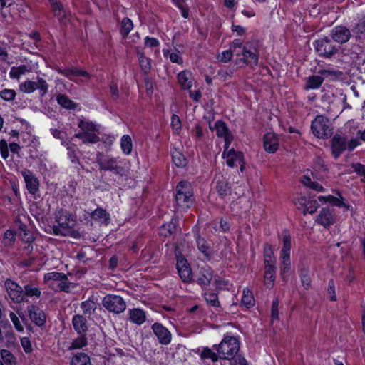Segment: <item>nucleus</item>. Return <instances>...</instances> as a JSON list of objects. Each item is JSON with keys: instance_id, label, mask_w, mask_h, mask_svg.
<instances>
[{"instance_id": "2eb2a0df", "label": "nucleus", "mask_w": 365, "mask_h": 365, "mask_svg": "<svg viewBox=\"0 0 365 365\" xmlns=\"http://www.w3.org/2000/svg\"><path fill=\"white\" fill-rule=\"evenodd\" d=\"M152 330L160 344L168 345L171 342L172 334L170 331L161 324L154 323L152 325Z\"/></svg>"}, {"instance_id": "6e6552de", "label": "nucleus", "mask_w": 365, "mask_h": 365, "mask_svg": "<svg viewBox=\"0 0 365 365\" xmlns=\"http://www.w3.org/2000/svg\"><path fill=\"white\" fill-rule=\"evenodd\" d=\"M103 307L110 312L120 314L126 309L125 300L118 295L107 294L102 301Z\"/></svg>"}, {"instance_id": "20e7f679", "label": "nucleus", "mask_w": 365, "mask_h": 365, "mask_svg": "<svg viewBox=\"0 0 365 365\" xmlns=\"http://www.w3.org/2000/svg\"><path fill=\"white\" fill-rule=\"evenodd\" d=\"M193 192L190 184L187 181H180L176 186L175 202L178 207L190 208L193 203Z\"/></svg>"}, {"instance_id": "6ab92c4d", "label": "nucleus", "mask_w": 365, "mask_h": 365, "mask_svg": "<svg viewBox=\"0 0 365 365\" xmlns=\"http://www.w3.org/2000/svg\"><path fill=\"white\" fill-rule=\"evenodd\" d=\"M58 225L53 226V232L56 235L67 236L70 232L69 220L66 216H58L56 218Z\"/></svg>"}, {"instance_id": "473e14b6", "label": "nucleus", "mask_w": 365, "mask_h": 365, "mask_svg": "<svg viewBox=\"0 0 365 365\" xmlns=\"http://www.w3.org/2000/svg\"><path fill=\"white\" fill-rule=\"evenodd\" d=\"M200 359L202 360L210 359L212 362L215 363L220 359L219 354L217 352H214L209 347H203L200 353Z\"/></svg>"}, {"instance_id": "a211bd4d", "label": "nucleus", "mask_w": 365, "mask_h": 365, "mask_svg": "<svg viewBox=\"0 0 365 365\" xmlns=\"http://www.w3.org/2000/svg\"><path fill=\"white\" fill-rule=\"evenodd\" d=\"M176 267L181 279L184 282H189L192 279V271L187 260L184 258L177 261Z\"/></svg>"}, {"instance_id": "37998d69", "label": "nucleus", "mask_w": 365, "mask_h": 365, "mask_svg": "<svg viewBox=\"0 0 365 365\" xmlns=\"http://www.w3.org/2000/svg\"><path fill=\"white\" fill-rule=\"evenodd\" d=\"M173 163L178 168H183L187 164V159L178 150H175L172 153Z\"/></svg>"}, {"instance_id": "f704fd0d", "label": "nucleus", "mask_w": 365, "mask_h": 365, "mask_svg": "<svg viewBox=\"0 0 365 365\" xmlns=\"http://www.w3.org/2000/svg\"><path fill=\"white\" fill-rule=\"evenodd\" d=\"M79 133H89L98 131V126L91 121L81 120L78 123Z\"/></svg>"}, {"instance_id": "39448f33", "label": "nucleus", "mask_w": 365, "mask_h": 365, "mask_svg": "<svg viewBox=\"0 0 365 365\" xmlns=\"http://www.w3.org/2000/svg\"><path fill=\"white\" fill-rule=\"evenodd\" d=\"M311 130L317 138L327 139L332 135L333 128L328 118L319 115L312 121Z\"/></svg>"}, {"instance_id": "69168bd1", "label": "nucleus", "mask_w": 365, "mask_h": 365, "mask_svg": "<svg viewBox=\"0 0 365 365\" xmlns=\"http://www.w3.org/2000/svg\"><path fill=\"white\" fill-rule=\"evenodd\" d=\"M327 292L329 294V299L331 301H336V295L335 293V286L334 280L330 279L328 283V289Z\"/></svg>"}, {"instance_id": "b1692460", "label": "nucleus", "mask_w": 365, "mask_h": 365, "mask_svg": "<svg viewBox=\"0 0 365 365\" xmlns=\"http://www.w3.org/2000/svg\"><path fill=\"white\" fill-rule=\"evenodd\" d=\"M129 320L137 325L143 324L146 320L145 312L138 308H133L128 311Z\"/></svg>"}, {"instance_id": "c85d7f7f", "label": "nucleus", "mask_w": 365, "mask_h": 365, "mask_svg": "<svg viewBox=\"0 0 365 365\" xmlns=\"http://www.w3.org/2000/svg\"><path fill=\"white\" fill-rule=\"evenodd\" d=\"M178 80L183 89H190L192 86V76L190 72L183 71L178 73Z\"/></svg>"}, {"instance_id": "1a4fd4ad", "label": "nucleus", "mask_w": 365, "mask_h": 365, "mask_svg": "<svg viewBox=\"0 0 365 365\" xmlns=\"http://www.w3.org/2000/svg\"><path fill=\"white\" fill-rule=\"evenodd\" d=\"M237 63L254 68L258 64V53L255 48H250L247 44L245 45L240 52V56H237Z\"/></svg>"}, {"instance_id": "f03ea898", "label": "nucleus", "mask_w": 365, "mask_h": 365, "mask_svg": "<svg viewBox=\"0 0 365 365\" xmlns=\"http://www.w3.org/2000/svg\"><path fill=\"white\" fill-rule=\"evenodd\" d=\"M281 239L282 247L279 255L280 274L283 280H286L288 272L291 268L290 250H291V235L289 231L284 229L282 231Z\"/></svg>"}, {"instance_id": "cd10ccee", "label": "nucleus", "mask_w": 365, "mask_h": 365, "mask_svg": "<svg viewBox=\"0 0 365 365\" xmlns=\"http://www.w3.org/2000/svg\"><path fill=\"white\" fill-rule=\"evenodd\" d=\"M24 299L27 302V297L39 298L41 295V289L33 283H29L24 285L23 288Z\"/></svg>"}, {"instance_id": "bf43d9fd", "label": "nucleus", "mask_w": 365, "mask_h": 365, "mask_svg": "<svg viewBox=\"0 0 365 365\" xmlns=\"http://www.w3.org/2000/svg\"><path fill=\"white\" fill-rule=\"evenodd\" d=\"M243 46L239 39H235L230 45V50H232L236 56H240Z\"/></svg>"}, {"instance_id": "dca6fc26", "label": "nucleus", "mask_w": 365, "mask_h": 365, "mask_svg": "<svg viewBox=\"0 0 365 365\" xmlns=\"http://www.w3.org/2000/svg\"><path fill=\"white\" fill-rule=\"evenodd\" d=\"M316 222L325 228L333 225L335 222L334 210L327 207L322 208L317 217Z\"/></svg>"}, {"instance_id": "5fc2aeb1", "label": "nucleus", "mask_w": 365, "mask_h": 365, "mask_svg": "<svg viewBox=\"0 0 365 365\" xmlns=\"http://www.w3.org/2000/svg\"><path fill=\"white\" fill-rule=\"evenodd\" d=\"M319 203L317 200L308 199L303 213L304 215H306L307 213L313 214L317 211Z\"/></svg>"}, {"instance_id": "338daca9", "label": "nucleus", "mask_w": 365, "mask_h": 365, "mask_svg": "<svg viewBox=\"0 0 365 365\" xmlns=\"http://www.w3.org/2000/svg\"><path fill=\"white\" fill-rule=\"evenodd\" d=\"M314 168L319 170H327V166L325 161L321 157H317L314 160Z\"/></svg>"}, {"instance_id": "0eeeda50", "label": "nucleus", "mask_w": 365, "mask_h": 365, "mask_svg": "<svg viewBox=\"0 0 365 365\" xmlns=\"http://www.w3.org/2000/svg\"><path fill=\"white\" fill-rule=\"evenodd\" d=\"M314 46L318 54L322 57L330 58L339 52V46H336L331 38L323 37L314 42Z\"/></svg>"}, {"instance_id": "e433bc0d", "label": "nucleus", "mask_w": 365, "mask_h": 365, "mask_svg": "<svg viewBox=\"0 0 365 365\" xmlns=\"http://www.w3.org/2000/svg\"><path fill=\"white\" fill-rule=\"evenodd\" d=\"M29 72L28 66L26 65H21L19 66H13L11 68L9 76L12 79H19L21 76Z\"/></svg>"}, {"instance_id": "393cba45", "label": "nucleus", "mask_w": 365, "mask_h": 365, "mask_svg": "<svg viewBox=\"0 0 365 365\" xmlns=\"http://www.w3.org/2000/svg\"><path fill=\"white\" fill-rule=\"evenodd\" d=\"M58 73L65 76L66 77L70 78L71 81L79 82L73 78V77H78V76H82L84 77L86 79H88L90 78L89 73L83 70H80L77 68H71V69H66L63 70L61 68H57Z\"/></svg>"}, {"instance_id": "a19ab883", "label": "nucleus", "mask_w": 365, "mask_h": 365, "mask_svg": "<svg viewBox=\"0 0 365 365\" xmlns=\"http://www.w3.org/2000/svg\"><path fill=\"white\" fill-rule=\"evenodd\" d=\"M318 73L322 77H324V79L329 78L330 80H336L342 75L341 71L334 69H321Z\"/></svg>"}, {"instance_id": "052dcab7", "label": "nucleus", "mask_w": 365, "mask_h": 365, "mask_svg": "<svg viewBox=\"0 0 365 365\" xmlns=\"http://www.w3.org/2000/svg\"><path fill=\"white\" fill-rule=\"evenodd\" d=\"M10 319L11 320L15 329L18 331H24V325L21 323L19 317L16 316V314L14 312H11L9 314Z\"/></svg>"}, {"instance_id": "f257e3e1", "label": "nucleus", "mask_w": 365, "mask_h": 365, "mask_svg": "<svg viewBox=\"0 0 365 365\" xmlns=\"http://www.w3.org/2000/svg\"><path fill=\"white\" fill-rule=\"evenodd\" d=\"M96 163L101 170L112 172L121 177L125 176L128 173L129 161L125 159H121L119 157L115 158L98 152L96 155Z\"/></svg>"}, {"instance_id": "f3484780", "label": "nucleus", "mask_w": 365, "mask_h": 365, "mask_svg": "<svg viewBox=\"0 0 365 365\" xmlns=\"http://www.w3.org/2000/svg\"><path fill=\"white\" fill-rule=\"evenodd\" d=\"M26 188L31 194H36L38 191L39 182L31 171L25 169L21 171Z\"/></svg>"}, {"instance_id": "09e8293b", "label": "nucleus", "mask_w": 365, "mask_h": 365, "mask_svg": "<svg viewBox=\"0 0 365 365\" xmlns=\"http://www.w3.org/2000/svg\"><path fill=\"white\" fill-rule=\"evenodd\" d=\"M133 28L132 21L129 18H124L121 21L120 34L123 36H127Z\"/></svg>"}, {"instance_id": "c756f323", "label": "nucleus", "mask_w": 365, "mask_h": 365, "mask_svg": "<svg viewBox=\"0 0 365 365\" xmlns=\"http://www.w3.org/2000/svg\"><path fill=\"white\" fill-rule=\"evenodd\" d=\"M324 77L321 76H312L306 79L305 90L317 89L323 83Z\"/></svg>"}, {"instance_id": "79ce46f5", "label": "nucleus", "mask_w": 365, "mask_h": 365, "mask_svg": "<svg viewBox=\"0 0 365 365\" xmlns=\"http://www.w3.org/2000/svg\"><path fill=\"white\" fill-rule=\"evenodd\" d=\"M16 233L12 230H7L3 237L2 243L7 247H11L14 245L16 240Z\"/></svg>"}, {"instance_id": "423d86ee", "label": "nucleus", "mask_w": 365, "mask_h": 365, "mask_svg": "<svg viewBox=\"0 0 365 365\" xmlns=\"http://www.w3.org/2000/svg\"><path fill=\"white\" fill-rule=\"evenodd\" d=\"M49 86L46 81L40 76H37L35 81L26 80L19 84V91L25 93H31L38 91L39 95L43 97L48 91Z\"/></svg>"}, {"instance_id": "ea45409f", "label": "nucleus", "mask_w": 365, "mask_h": 365, "mask_svg": "<svg viewBox=\"0 0 365 365\" xmlns=\"http://www.w3.org/2000/svg\"><path fill=\"white\" fill-rule=\"evenodd\" d=\"M58 287L60 291L70 293L72 289L76 287V284L69 282L66 274H64V277H62V279L58 282Z\"/></svg>"}, {"instance_id": "72a5a7b5", "label": "nucleus", "mask_w": 365, "mask_h": 365, "mask_svg": "<svg viewBox=\"0 0 365 365\" xmlns=\"http://www.w3.org/2000/svg\"><path fill=\"white\" fill-rule=\"evenodd\" d=\"M56 100L59 105L66 109L73 110L76 108L77 104L64 94L58 95Z\"/></svg>"}, {"instance_id": "6e6d98bb", "label": "nucleus", "mask_w": 365, "mask_h": 365, "mask_svg": "<svg viewBox=\"0 0 365 365\" xmlns=\"http://www.w3.org/2000/svg\"><path fill=\"white\" fill-rule=\"evenodd\" d=\"M138 59L140 66L144 73H148L151 68L150 61L146 58L143 53H138Z\"/></svg>"}, {"instance_id": "7c9ffc66", "label": "nucleus", "mask_w": 365, "mask_h": 365, "mask_svg": "<svg viewBox=\"0 0 365 365\" xmlns=\"http://www.w3.org/2000/svg\"><path fill=\"white\" fill-rule=\"evenodd\" d=\"M95 133H78L74 137L81 139L83 143H96L100 140V138Z\"/></svg>"}, {"instance_id": "680f3d73", "label": "nucleus", "mask_w": 365, "mask_h": 365, "mask_svg": "<svg viewBox=\"0 0 365 365\" xmlns=\"http://www.w3.org/2000/svg\"><path fill=\"white\" fill-rule=\"evenodd\" d=\"M352 168L354 172L361 177V181L365 182V165L361 163H356L352 165Z\"/></svg>"}, {"instance_id": "4be33fe9", "label": "nucleus", "mask_w": 365, "mask_h": 365, "mask_svg": "<svg viewBox=\"0 0 365 365\" xmlns=\"http://www.w3.org/2000/svg\"><path fill=\"white\" fill-rule=\"evenodd\" d=\"M215 128L217 135L225 139V146H226V148H229V146L232 140V137L230 134L226 124L222 120H217L215 123Z\"/></svg>"}, {"instance_id": "13d9d810", "label": "nucleus", "mask_w": 365, "mask_h": 365, "mask_svg": "<svg viewBox=\"0 0 365 365\" xmlns=\"http://www.w3.org/2000/svg\"><path fill=\"white\" fill-rule=\"evenodd\" d=\"M0 96L6 101H11L16 97V91L13 89H3L0 92Z\"/></svg>"}, {"instance_id": "5701e85b", "label": "nucleus", "mask_w": 365, "mask_h": 365, "mask_svg": "<svg viewBox=\"0 0 365 365\" xmlns=\"http://www.w3.org/2000/svg\"><path fill=\"white\" fill-rule=\"evenodd\" d=\"M213 277V272L210 267L204 266L200 268L197 283L202 287L208 286Z\"/></svg>"}, {"instance_id": "aec40b11", "label": "nucleus", "mask_w": 365, "mask_h": 365, "mask_svg": "<svg viewBox=\"0 0 365 365\" xmlns=\"http://www.w3.org/2000/svg\"><path fill=\"white\" fill-rule=\"evenodd\" d=\"M51 4V10L53 15L58 19L60 22L67 20L69 12L66 11L63 5L59 0H48Z\"/></svg>"}, {"instance_id": "4c0bfd02", "label": "nucleus", "mask_w": 365, "mask_h": 365, "mask_svg": "<svg viewBox=\"0 0 365 365\" xmlns=\"http://www.w3.org/2000/svg\"><path fill=\"white\" fill-rule=\"evenodd\" d=\"M276 267H264L265 284L267 287H272L275 279Z\"/></svg>"}, {"instance_id": "3c124183", "label": "nucleus", "mask_w": 365, "mask_h": 365, "mask_svg": "<svg viewBox=\"0 0 365 365\" xmlns=\"http://www.w3.org/2000/svg\"><path fill=\"white\" fill-rule=\"evenodd\" d=\"M241 302L247 307H252L255 304V299L252 292L244 289Z\"/></svg>"}, {"instance_id": "a878e982", "label": "nucleus", "mask_w": 365, "mask_h": 365, "mask_svg": "<svg viewBox=\"0 0 365 365\" xmlns=\"http://www.w3.org/2000/svg\"><path fill=\"white\" fill-rule=\"evenodd\" d=\"M91 217L95 221H98L105 225H107L110 222V214L101 207H98L93 211L91 213Z\"/></svg>"}, {"instance_id": "de8ad7c7", "label": "nucleus", "mask_w": 365, "mask_h": 365, "mask_svg": "<svg viewBox=\"0 0 365 365\" xmlns=\"http://www.w3.org/2000/svg\"><path fill=\"white\" fill-rule=\"evenodd\" d=\"M19 230H21L20 236L24 242L26 243H32L34 241L35 238L34 235L26 229V225H21Z\"/></svg>"}, {"instance_id": "9d476101", "label": "nucleus", "mask_w": 365, "mask_h": 365, "mask_svg": "<svg viewBox=\"0 0 365 365\" xmlns=\"http://www.w3.org/2000/svg\"><path fill=\"white\" fill-rule=\"evenodd\" d=\"M222 158L226 159L227 165L230 168H234L238 165L240 166V170H244V155L240 151H237L233 148L228 150L225 146V150L222 153Z\"/></svg>"}, {"instance_id": "774afa93", "label": "nucleus", "mask_w": 365, "mask_h": 365, "mask_svg": "<svg viewBox=\"0 0 365 365\" xmlns=\"http://www.w3.org/2000/svg\"><path fill=\"white\" fill-rule=\"evenodd\" d=\"M0 152L1 155L4 159H6L9 156V148L6 140H0Z\"/></svg>"}, {"instance_id": "ddd939ff", "label": "nucleus", "mask_w": 365, "mask_h": 365, "mask_svg": "<svg viewBox=\"0 0 365 365\" xmlns=\"http://www.w3.org/2000/svg\"><path fill=\"white\" fill-rule=\"evenodd\" d=\"M29 319L38 327H43L46 321V316L40 307L31 304L27 307Z\"/></svg>"}, {"instance_id": "4d7b16f0", "label": "nucleus", "mask_w": 365, "mask_h": 365, "mask_svg": "<svg viewBox=\"0 0 365 365\" xmlns=\"http://www.w3.org/2000/svg\"><path fill=\"white\" fill-rule=\"evenodd\" d=\"M64 273L58 272H51L46 273L43 277L44 282L46 283L48 282L49 281L59 282L62 279V277H64Z\"/></svg>"}, {"instance_id": "e2e57ef3", "label": "nucleus", "mask_w": 365, "mask_h": 365, "mask_svg": "<svg viewBox=\"0 0 365 365\" xmlns=\"http://www.w3.org/2000/svg\"><path fill=\"white\" fill-rule=\"evenodd\" d=\"M233 54L235 53L230 49L224 51L217 56V60L223 63L229 62L232 59Z\"/></svg>"}, {"instance_id": "0e129e2a", "label": "nucleus", "mask_w": 365, "mask_h": 365, "mask_svg": "<svg viewBox=\"0 0 365 365\" xmlns=\"http://www.w3.org/2000/svg\"><path fill=\"white\" fill-rule=\"evenodd\" d=\"M330 200V204L337 206V207H345L347 210L349 209L350 206L346 205L344 203L343 200L344 198L341 197V198H337L333 195H329V197Z\"/></svg>"}, {"instance_id": "864d4df0", "label": "nucleus", "mask_w": 365, "mask_h": 365, "mask_svg": "<svg viewBox=\"0 0 365 365\" xmlns=\"http://www.w3.org/2000/svg\"><path fill=\"white\" fill-rule=\"evenodd\" d=\"M87 344V339L84 335L81 334L78 337L75 339L72 343L70 349H81Z\"/></svg>"}, {"instance_id": "c03bdc74", "label": "nucleus", "mask_w": 365, "mask_h": 365, "mask_svg": "<svg viewBox=\"0 0 365 365\" xmlns=\"http://www.w3.org/2000/svg\"><path fill=\"white\" fill-rule=\"evenodd\" d=\"M96 304L93 300H86L81 304V308L86 315H91L96 309Z\"/></svg>"}, {"instance_id": "2f4dec72", "label": "nucleus", "mask_w": 365, "mask_h": 365, "mask_svg": "<svg viewBox=\"0 0 365 365\" xmlns=\"http://www.w3.org/2000/svg\"><path fill=\"white\" fill-rule=\"evenodd\" d=\"M354 35L356 39L365 38V16L361 18L352 29Z\"/></svg>"}, {"instance_id": "bb28decb", "label": "nucleus", "mask_w": 365, "mask_h": 365, "mask_svg": "<svg viewBox=\"0 0 365 365\" xmlns=\"http://www.w3.org/2000/svg\"><path fill=\"white\" fill-rule=\"evenodd\" d=\"M72 324L74 329L79 334H84L88 329L87 320L82 315H74L72 319Z\"/></svg>"}, {"instance_id": "58836bf2", "label": "nucleus", "mask_w": 365, "mask_h": 365, "mask_svg": "<svg viewBox=\"0 0 365 365\" xmlns=\"http://www.w3.org/2000/svg\"><path fill=\"white\" fill-rule=\"evenodd\" d=\"M71 365H91L90 358L84 353H78L72 358Z\"/></svg>"}, {"instance_id": "7ed1b4c3", "label": "nucleus", "mask_w": 365, "mask_h": 365, "mask_svg": "<svg viewBox=\"0 0 365 365\" xmlns=\"http://www.w3.org/2000/svg\"><path fill=\"white\" fill-rule=\"evenodd\" d=\"M213 349L217 351L220 359L230 360L239 351L240 343L234 336H225L217 346L214 345Z\"/></svg>"}, {"instance_id": "f8f14e48", "label": "nucleus", "mask_w": 365, "mask_h": 365, "mask_svg": "<svg viewBox=\"0 0 365 365\" xmlns=\"http://www.w3.org/2000/svg\"><path fill=\"white\" fill-rule=\"evenodd\" d=\"M351 30L345 26H337L334 27L330 32L331 38L340 44L348 42L351 37Z\"/></svg>"}, {"instance_id": "9b49d317", "label": "nucleus", "mask_w": 365, "mask_h": 365, "mask_svg": "<svg viewBox=\"0 0 365 365\" xmlns=\"http://www.w3.org/2000/svg\"><path fill=\"white\" fill-rule=\"evenodd\" d=\"M6 292L11 301L16 304L24 302L23 288L16 282L7 279L4 282Z\"/></svg>"}, {"instance_id": "c9c22d12", "label": "nucleus", "mask_w": 365, "mask_h": 365, "mask_svg": "<svg viewBox=\"0 0 365 365\" xmlns=\"http://www.w3.org/2000/svg\"><path fill=\"white\" fill-rule=\"evenodd\" d=\"M120 148L125 155H128L131 153L133 150V143L130 135H123L120 139Z\"/></svg>"}, {"instance_id": "4468645a", "label": "nucleus", "mask_w": 365, "mask_h": 365, "mask_svg": "<svg viewBox=\"0 0 365 365\" xmlns=\"http://www.w3.org/2000/svg\"><path fill=\"white\" fill-rule=\"evenodd\" d=\"M346 138L344 136L336 134L332 138L331 141V155L335 159H337L346 149Z\"/></svg>"}, {"instance_id": "8fccbe9b", "label": "nucleus", "mask_w": 365, "mask_h": 365, "mask_svg": "<svg viewBox=\"0 0 365 365\" xmlns=\"http://www.w3.org/2000/svg\"><path fill=\"white\" fill-rule=\"evenodd\" d=\"M1 357L6 365H16V358L9 350L2 349L1 351Z\"/></svg>"}, {"instance_id": "603ef678", "label": "nucleus", "mask_w": 365, "mask_h": 365, "mask_svg": "<svg viewBox=\"0 0 365 365\" xmlns=\"http://www.w3.org/2000/svg\"><path fill=\"white\" fill-rule=\"evenodd\" d=\"M204 297L209 305L213 307H217L220 306V302L218 301V297L217 294L210 292H205Z\"/></svg>"}, {"instance_id": "49530a36", "label": "nucleus", "mask_w": 365, "mask_h": 365, "mask_svg": "<svg viewBox=\"0 0 365 365\" xmlns=\"http://www.w3.org/2000/svg\"><path fill=\"white\" fill-rule=\"evenodd\" d=\"M299 277L301 278L302 286L305 289H308L311 283L309 269L306 267L302 268L300 269Z\"/></svg>"}, {"instance_id": "a18cd8bd", "label": "nucleus", "mask_w": 365, "mask_h": 365, "mask_svg": "<svg viewBox=\"0 0 365 365\" xmlns=\"http://www.w3.org/2000/svg\"><path fill=\"white\" fill-rule=\"evenodd\" d=\"M230 186L228 185L227 182L225 180H217L216 185V190L217 193L222 197L227 195L230 192Z\"/></svg>"}, {"instance_id": "412c9836", "label": "nucleus", "mask_w": 365, "mask_h": 365, "mask_svg": "<svg viewBox=\"0 0 365 365\" xmlns=\"http://www.w3.org/2000/svg\"><path fill=\"white\" fill-rule=\"evenodd\" d=\"M264 150L269 153H274L279 148V139L274 133H267L263 138Z\"/></svg>"}]
</instances>
